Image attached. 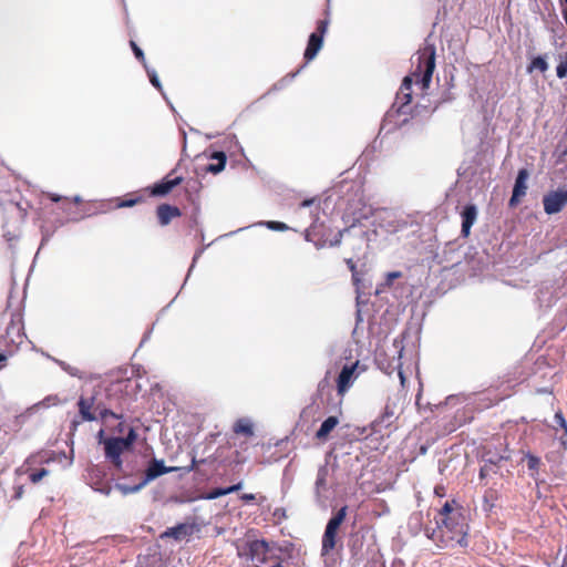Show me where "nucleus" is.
Listing matches in <instances>:
<instances>
[{
  "label": "nucleus",
  "mask_w": 567,
  "mask_h": 567,
  "mask_svg": "<svg viewBox=\"0 0 567 567\" xmlns=\"http://www.w3.org/2000/svg\"><path fill=\"white\" fill-rule=\"evenodd\" d=\"M423 523V514L422 513H413L409 518V527L414 534H417L421 530Z\"/></svg>",
  "instance_id": "nucleus-27"
},
{
  "label": "nucleus",
  "mask_w": 567,
  "mask_h": 567,
  "mask_svg": "<svg viewBox=\"0 0 567 567\" xmlns=\"http://www.w3.org/2000/svg\"><path fill=\"white\" fill-rule=\"evenodd\" d=\"M511 458V455L507 451L503 453H493L491 451H486L483 455V461L485 464H488L491 467H496L501 462L507 461Z\"/></svg>",
  "instance_id": "nucleus-20"
},
{
  "label": "nucleus",
  "mask_w": 567,
  "mask_h": 567,
  "mask_svg": "<svg viewBox=\"0 0 567 567\" xmlns=\"http://www.w3.org/2000/svg\"><path fill=\"white\" fill-rule=\"evenodd\" d=\"M548 66L549 65L545 56L538 55L532 60V62L527 66V72L532 73L534 70H538L539 72L544 73L548 70Z\"/></svg>",
  "instance_id": "nucleus-24"
},
{
  "label": "nucleus",
  "mask_w": 567,
  "mask_h": 567,
  "mask_svg": "<svg viewBox=\"0 0 567 567\" xmlns=\"http://www.w3.org/2000/svg\"><path fill=\"white\" fill-rule=\"evenodd\" d=\"M193 533V527L188 524H178L177 526L167 528L162 537H171L181 540Z\"/></svg>",
  "instance_id": "nucleus-17"
},
{
  "label": "nucleus",
  "mask_w": 567,
  "mask_h": 567,
  "mask_svg": "<svg viewBox=\"0 0 567 567\" xmlns=\"http://www.w3.org/2000/svg\"><path fill=\"white\" fill-rule=\"evenodd\" d=\"M144 68L146 70V73L148 75V79H150V82L152 83V85L155 86L158 91H161L163 93V87H162V84H161V81L158 79L156 71L154 69L148 68L147 64H145Z\"/></svg>",
  "instance_id": "nucleus-30"
},
{
  "label": "nucleus",
  "mask_w": 567,
  "mask_h": 567,
  "mask_svg": "<svg viewBox=\"0 0 567 567\" xmlns=\"http://www.w3.org/2000/svg\"><path fill=\"white\" fill-rule=\"evenodd\" d=\"M131 47H132V50H133L136 59H138L145 65L146 62H145V56H144V52L142 51V49L140 47H137V44L134 41H131Z\"/></svg>",
  "instance_id": "nucleus-34"
},
{
  "label": "nucleus",
  "mask_w": 567,
  "mask_h": 567,
  "mask_svg": "<svg viewBox=\"0 0 567 567\" xmlns=\"http://www.w3.org/2000/svg\"><path fill=\"white\" fill-rule=\"evenodd\" d=\"M435 493L441 494V491H439V488H435Z\"/></svg>",
  "instance_id": "nucleus-61"
},
{
  "label": "nucleus",
  "mask_w": 567,
  "mask_h": 567,
  "mask_svg": "<svg viewBox=\"0 0 567 567\" xmlns=\"http://www.w3.org/2000/svg\"><path fill=\"white\" fill-rule=\"evenodd\" d=\"M22 494H23V487L22 486H18L16 488L14 498H17V499L21 498Z\"/></svg>",
  "instance_id": "nucleus-43"
},
{
  "label": "nucleus",
  "mask_w": 567,
  "mask_h": 567,
  "mask_svg": "<svg viewBox=\"0 0 567 567\" xmlns=\"http://www.w3.org/2000/svg\"><path fill=\"white\" fill-rule=\"evenodd\" d=\"M80 420L72 421L73 430H76L81 422H92L96 420L95 414L92 412L95 409V398H83L81 396L78 401Z\"/></svg>",
  "instance_id": "nucleus-12"
},
{
  "label": "nucleus",
  "mask_w": 567,
  "mask_h": 567,
  "mask_svg": "<svg viewBox=\"0 0 567 567\" xmlns=\"http://www.w3.org/2000/svg\"><path fill=\"white\" fill-rule=\"evenodd\" d=\"M223 489L224 488H217V489L213 491L209 495V498H217L219 496L226 495V493H223Z\"/></svg>",
  "instance_id": "nucleus-40"
},
{
  "label": "nucleus",
  "mask_w": 567,
  "mask_h": 567,
  "mask_svg": "<svg viewBox=\"0 0 567 567\" xmlns=\"http://www.w3.org/2000/svg\"><path fill=\"white\" fill-rule=\"evenodd\" d=\"M346 262H347V266L349 267L351 274H354V272L358 271L357 267H355V264H354V261L351 258L347 259Z\"/></svg>",
  "instance_id": "nucleus-41"
},
{
  "label": "nucleus",
  "mask_w": 567,
  "mask_h": 567,
  "mask_svg": "<svg viewBox=\"0 0 567 567\" xmlns=\"http://www.w3.org/2000/svg\"><path fill=\"white\" fill-rule=\"evenodd\" d=\"M241 499L245 501V502H250V501L255 499V495L254 494H244L241 496Z\"/></svg>",
  "instance_id": "nucleus-45"
},
{
  "label": "nucleus",
  "mask_w": 567,
  "mask_h": 567,
  "mask_svg": "<svg viewBox=\"0 0 567 567\" xmlns=\"http://www.w3.org/2000/svg\"><path fill=\"white\" fill-rule=\"evenodd\" d=\"M95 410L99 411V414H100V417L104 421L107 416H111V417H114L116 420H120L122 419V415L120 414H116L114 413L113 411L106 409V408H103L101 409L100 405H96L95 406Z\"/></svg>",
  "instance_id": "nucleus-31"
},
{
  "label": "nucleus",
  "mask_w": 567,
  "mask_h": 567,
  "mask_svg": "<svg viewBox=\"0 0 567 567\" xmlns=\"http://www.w3.org/2000/svg\"><path fill=\"white\" fill-rule=\"evenodd\" d=\"M347 516V506L341 507L338 513L331 517L328 522V526L332 527L334 530H338L342 522Z\"/></svg>",
  "instance_id": "nucleus-25"
},
{
  "label": "nucleus",
  "mask_w": 567,
  "mask_h": 567,
  "mask_svg": "<svg viewBox=\"0 0 567 567\" xmlns=\"http://www.w3.org/2000/svg\"><path fill=\"white\" fill-rule=\"evenodd\" d=\"M329 21L328 20H320L317 25V31L312 32L309 37V41L305 51V60L306 63L313 60L318 52L321 50L323 44V37L327 32Z\"/></svg>",
  "instance_id": "nucleus-8"
},
{
  "label": "nucleus",
  "mask_w": 567,
  "mask_h": 567,
  "mask_svg": "<svg viewBox=\"0 0 567 567\" xmlns=\"http://www.w3.org/2000/svg\"><path fill=\"white\" fill-rule=\"evenodd\" d=\"M352 280H353V284L357 287H359L360 282H361V277H360V274L358 271L352 274Z\"/></svg>",
  "instance_id": "nucleus-42"
},
{
  "label": "nucleus",
  "mask_w": 567,
  "mask_h": 567,
  "mask_svg": "<svg viewBox=\"0 0 567 567\" xmlns=\"http://www.w3.org/2000/svg\"><path fill=\"white\" fill-rule=\"evenodd\" d=\"M491 472L496 473V471L493 467H491L488 464L484 463V465L480 470V477L484 478L487 475H489Z\"/></svg>",
  "instance_id": "nucleus-37"
},
{
  "label": "nucleus",
  "mask_w": 567,
  "mask_h": 567,
  "mask_svg": "<svg viewBox=\"0 0 567 567\" xmlns=\"http://www.w3.org/2000/svg\"><path fill=\"white\" fill-rule=\"evenodd\" d=\"M348 231V229L340 230L332 240H330L329 246L330 247H337L341 244L343 234Z\"/></svg>",
  "instance_id": "nucleus-36"
},
{
  "label": "nucleus",
  "mask_w": 567,
  "mask_h": 567,
  "mask_svg": "<svg viewBox=\"0 0 567 567\" xmlns=\"http://www.w3.org/2000/svg\"><path fill=\"white\" fill-rule=\"evenodd\" d=\"M179 215L181 212L177 207L167 204L159 205L157 208V217L162 226L168 225L174 217Z\"/></svg>",
  "instance_id": "nucleus-15"
},
{
  "label": "nucleus",
  "mask_w": 567,
  "mask_h": 567,
  "mask_svg": "<svg viewBox=\"0 0 567 567\" xmlns=\"http://www.w3.org/2000/svg\"><path fill=\"white\" fill-rule=\"evenodd\" d=\"M298 73H299V70L296 73L290 74V80H292Z\"/></svg>",
  "instance_id": "nucleus-55"
},
{
  "label": "nucleus",
  "mask_w": 567,
  "mask_h": 567,
  "mask_svg": "<svg viewBox=\"0 0 567 567\" xmlns=\"http://www.w3.org/2000/svg\"><path fill=\"white\" fill-rule=\"evenodd\" d=\"M435 493L441 494V491H439V488H435Z\"/></svg>",
  "instance_id": "nucleus-60"
},
{
  "label": "nucleus",
  "mask_w": 567,
  "mask_h": 567,
  "mask_svg": "<svg viewBox=\"0 0 567 567\" xmlns=\"http://www.w3.org/2000/svg\"><path fill=\"white\" fill-rule=\"evenodd\" d=\"M403 276V274L401 271H391V272H388L385 275V279H384V282H382L378 289H377V292H380V291H383L388 288H391L392 285H393V281L395 279H399Z\"/></svg>",
  "instance_id": "nucleus-26"
},
{
  "label": "nucleus",
  "mask_w": 567,
  "mask_h": 567,
  "mask_svg": "<svg viewBox=\"0 0 567 567\" xmlns=\"http://www.w3.org/2000/svg\"><path fill=\"white\" fill-rule=\"evenodd\" d=\"M436 528L426 529L425 535L439 548L466 547L468 526L455 501H447L435 518Z\"/></svg>",
  "instance_id": "nucleus-1"
},
{
  "label": "nucleus",
  "mask_w": 567,
  "mask_h": 567,
  "mask_svg": "<svg viewBox=\"0 0 567 567\" xmlns=\"http://www.w3.org/2000/svg\"><path fill=\"white\" fill-rule=\"evenodd\" d=\"M257 225L259 226H265L267 227L268 229L270 230H276V231H285V230H288L289 229V226L286 225L285 223H281V221H274V220H269V221H260L258 223Z\"/></svg>",
  "instance_id": "nucleus-29"
},
{
  "label": "nucleus",
  "mask_w": 567,
  "mask_h": 567,
  "mask_svg": "<svg viewBox=\"0 0 567 567\" xmlns=\"http://www.w3.org/2000/svg\"><path fill=\"white\" fill-rule=\"evenodd\" d=\"M544 210L548 215L559 213L567 205V188L549 192L543 198Z\"/></svg>",
  "instance_id": "nucleus-10"
},
{
  "label": "nucleus",
  "mask_w": 567,
  "mask_h": 567,
  "mask_svg": "<svg viewBox=\"0 0 567 567\" xmlns=\"http://www.w3.org/2000/svg\"><path fill=\"white\" fill-rule=\"evenodd\" d=\"M561 444L564 445L565 451H567V444H566V442H565V441H563V442H561Z\"/></svg>",
  "instance_id": "nucleus-56"
},
{
  "label": "nucleus",
  "mask_w": 567,
  "mask_h": 567,
  "mask_svg": "<svg viewBox=\"0 0 567 567\" xmlns=\"http://www.w3.org/2000/svg\"><path fill=\"white\" fill-rule=\"evenodd\" d=\"M313 203V199H306L300 204V208L309 207Z\"/></svg>",
  "instance_id": "nucleus-46"
},
{
  "label": "nucleus",
  "mask_w": 567,
  "mask_h": 567,
  "mask_svg": "<svg viewBox=\"0 0 567 567\" xmlns=\"http://www.w3.org/2000/svg\"><path fill=\"white\" fill-rule=\"evenodd\" d=\"M339 424V419L337 416L327 417L320 425L319 430L316 433V437L318 440H326L331 431Z\"/></svg>",
  "instance_id": "nucleus-18"
},
{
  "label": "nucleus",
  "mask_w": 567,
  "mask_h": 567,
  "mask_svg": "<svg viewBox=\"0 0 567 567\" xmlns=\"http://www.w3.org/2000/svg\"><path fill=\"white\" fill-rule=\"evenodd\" d=\"M135 203H136V199H130V200L123 202L120 206L121 207H131V206L135 205Z\"/></svg>",
  "instance_id": "nucleus-44"
},
{
  "label": "nucleus",
  "mask_w": 567,
  "mask_h": 567,
  "mask_svg": "<svg viewBox=\"0 0 567 567\" xmlns=\"http://www.w3.org/2000/svg\"><path fill=\"white\" fill-rule=\"evenodd\" d=\"M136 440V432L133 427L128 429L125 437H109L105 439L104 451L105 457L117 468H122L123 461L121 455L124 451L128 450Z\"/></svg>",
  "instance_id": "nucleus-4"
},
{
  "label": "nucleus",
  "mask_w": 567,
  "mask_h": 567,
  "mask_svg": "<svg viewBox=\"0 0 567 567\" xmlns=\"http://www.w3.org/2000/svg\"><path fill=\"white\" fill-rule=\"evenodd\" d=\"M49 196H50L52 202H59L62 198L61 196H59L56 194H50Z\"/></svg>",
  "instance_id": "nucleus-49"
},
{
  "label": "nucleus",
  "mask_w": 567,
  "mask_h": 567,
  "mask_svg": "<svg viewBox=\"0 0 567 567\" xmlns=\"http://www.w3.org/2000/svg\"><path fill=\"white\" fill-rule=\"evenodd\" d=\"M49 475V471L47 468H41L37 472L30 474V481L32 483H39L43 477Z\"/></svg>",
  "instance_id": "nucleus-33"
},
{
  "label": "nucleus",
  "mask_w": 567,
  "mask_h": 567,
  "mask_svg": "<svg viewBox=\"0 0 567 567\" xmlns=\"http://www.w3.org/2000/svg\"><path fill=\"white\" fill-rule=\"evenodd\" d=\"M24 340V333L22 332V327L19 323H11L8 326L6 336L0 341L6 350L0 351V361H6L9 357H11L19 348V346Z\"/></svg>",
  "instance_id": "nucleus-7"
},
{
  "label": "nucleus",
  "mask_w": 567,
  "mask_h": 567,
  "mask_svg": "<svg viewBox=\"0 0 567 567\" xmlns=\"http://www.w3.org/2000/svg\"><path fill=\"white\" fill-rule=\"evenodd\" d=\"M332 474L333 470L324 464L318 468L315 481V497L319 506L326 507L332 496Z\"/></svg>",
  "instance_id": "nucleus-5"
},
{
  "label": "nucleus",
  "mask_w": 567,
  "mask_h": 567,
  "mask_svg": "<svg viewBox=\"0 0 567 567\" xmlns=\"http://www.w3.org/2000/svg\"><path fill=\"white\" fill-rule=\"evenodd\" d=\"M556 75L558 79L567 76V52L559 55V63L556 68Z\"/></svg>",
  "instance_id": "nucleus-28"
},
{
  "label": "nucleus",
  "mask_w": 567,
  "mask_h": 567,
  "mask_svg": "<svg viewBox=\"0 0 567 567\" xmlns=\"http://www.w3.org/2000/svg\"><path fill=\"white\" fill-rule=\"evenodd\" d=\"M563 17H564V20L567 24V0H565V7L563 9Z\"/></svg>",
  "instance_id": "nucleus-48"
},
{
  "label": "nucleus",
  "mask_w": 567,
  "mask_h": 567,
  "mask_svg": "<svg viewBox=\"0 0 567 567\" xmlns=\"http://www.w3.org/2000/svg\"><path fill=\"white\" fill-rule=\"evenodd\" d=\"M528 176H529V174L526 168H522L518 171V174H517V177H516V181L514 184V188H513V194L509 199L511 206L516 205L519 202V199L526 195Z\"/></svg>",
  "instance_id": "nucleus-13"
},
{
  "label": "nucleus",
  "mask_w": 567,
  "mask_h": 567,
  "mask_svg": "<svg viewBox=\"0 0 567 567\" xmlns=\"http://www.w3.org/2000/svg\"><path fill=\"white\" fill-rule=\"evenodd\" d=\"M402 351H403V348H401V349L399 350V358H401V355H402Z\"/></svg>",
  "instance_id": "nucleus-58"
},
{
  "label": "nucleus",
  "mask_w": 567,
  "mask_h": 567,
  "mask_svg": "<svg viewBox=\"0 0 567 567\" xmlns=\"http://www.w3.org/2000/svg\"><path fill=\"white\" fill-rule=\"evenodd\" d=\"M6 209L13 213V212H20V207H19V204L17 202H14L13 199H10L7 205H6Z\"/></svg>",
  "instance_id": "nucleus-38"
},
{
  "label": "nucleus",
  "mask_w": 567,
  "mask_h": 567,
  "mask_svg": "<svg viewBox=\"0 0 567 567\" xmlns=\"http://www.w3.org/2000/svg\"><path fill=\"white\" fill-rule=\"evenodd\" d=\"M556 561L557 563L561 561L559 567H567V545H566V548L564 550L560 549L558 551L557 557H556Z\"/></svg>",
  "instance_id": "nucleus-35"
},
{
  "label": "nucleus",
  "mask_w": 567,
  "mask_h": 567,
  "mask_svg": "<svg viewBox=\"0 0 567 567\" xmlns=\"http://www.w3.org/2000/svg\"><path fill=\"white\" fill-rule=\"evenodd\" d=\"M104 434H105L104 430H100V431H99V433H97V439H99V442H100V443H103V442H104V440H105V439H104Z\"/></svg>",
  "instance_id": "nucleus-47"
},
{
  "label": "nucleus",
  "mask_w": 567,
  "mask_h": 567,
  "mask_svg": "<svg viewBox=\"0 0 567 567\" xmlns=\"http://www.w3.org/2000/svg\"><path fill=\"white\" fill-rule=\"evenodd\" d=\"M234 432L237 434H245L247 436L254 435V426L249 419H239L234 424Z\"/></svg>",
  "instance_id": "nucleus-23"
},
{
  "label": "nucleus",
  "mask_w": 567,
  "mask_h": 567,
  "mask_svg": "<svg viewBox=\"0 0 567 567\" xmlns=\"http://www.w3.org/2000/svg\"><path fill=\"white\" fill-rule=\"evenodd\" d=\"M375 230L379 234H396L406 228L408 224L405 220L399 218L393 212L383 209L378 212L375 215Z\"/></svg>",
  "instance_id": "nucleus-6"
},
{
  "label": "nucleus",
  "mask_w": 567,
  "mask_h": 567,
  "mask_svg": "<svg viewBox=\"0 0 567 567\" xmlns=\"http://www.w3.org/2000/svg\"><path fill=\"white\" fill-rule=\"evenodd\" d=\"M236 547L238 556L249 559L255 564V567L266 564L272 554L269 545L265 540L259 539L237 543Z\"/></svg>",
  "instance_id": "nucleus-3"
},
{
  "label": "nucleus",
  "mask_w": 567,
  "mask_h": 567,
  "mask_svg": "<svg viewBox=\"0 0 567 567\" xmlns=\"http://www.w3.org/2000/svg\"><path fill=\"white\" fill-rule=\"evenodd\" d=\"M116 432L123 433L124 432V424L123 422H120L115 429Z\"/></svg>",
  "instance_id": "nucleus-50"
},
{
  "label": "nucleus",
  "mask_w": 567,
  "mask_h": 567,
  "mask_svg": "<svg viewBox=\"0 0 567 567\" xmlns=\"http://www.w3.org/2000/svg\"><path fill=\"white\" fill-rule=\"evenodd\" d=\"M453 400H454V398H453V396L447 398V402H449V403H450V402H452Z\"/></svg>",
  "instance_id": "nucleus-59"
},
{
  "label": "nucleus",
  "mask_w": 567,
  "mask_h": 567,
  "mask_svg": "<svg viewBox=\"0 0 567 567\" xmlns=\"http://www.w3.org/2000/svg\"><path fill=\"white\" fill-rule=\"evenodd\" d=\"M56 362L70 375L78 377L80 379L82 378V374L80 373V370L78 368L71 367V365H69L68 363H65L63 361H56Z\"/></svg>",
  "instance_id": "nucleus-32"
},
{
  "label": "nucleus",
  "mask_w": 567,
  "mask_h": 567,
  "mask_svg": "<svg viewBox=\"0 0 567 567\" xmlns=\"http://www.w3.org/2000/svg\"><path fill=\"white\" fill-rule=\"evenodd\" d=\"M358 367L359 362H355L350 365L347 364L341 369L337 379V391L339 395L343 396L358 379L360 374Z\"/></svg>",
  "instance_id": "nucleus-11"
},
{
  "label": "nucleus",
  "mask_w": 567,
  "mask_h": 567,
  "mask_svg": "<svg viewBox=\"0 0 567 567\" xmlns=\"http://www.w3.org/2000/svg\"><path fill=\"white\" fill-rule=\"evenodd\" d=\"M73 200H74V203H76V204H78V203H80V202H81V197H80V196H75V197L73 198Z\"/></svg>",
  "instance_id": "nucleus-53"
},
{
  "label": "nucleus",
  "mask_w": 567,
  "mask_h": 567,
  "mask_svg": "<svg viewBox=\"0 0 567 567\" xmlns=\"http://www.w3.org/2000/svg\"><path fill=\"white\" fill-rule=\"evenodd\" d=\"M413 71L405 76L396 93L393 107L398 113L406 114V107L412 101V83L415 81L421 89H429L435 69V48L426 44L412 56Z\"/></svg>",
  "instance_id": "nucleus-2"
},
{
  "label": "nucleus",
  "mask_w": 567,
  "mask_h": 567,
  "mask_svg": "<svg viewBox=\"0 0 567 567\" xmlns=\"http://www.w3.org/2000/svg\"><path fill=\"white\" fill-rule=\"evenodd\" d=\"M338 530L332 527L326 526V530L322 537V555H327L336 546V536Z\"/></svg>",
  "instance_id": "nucleus-19"
},
{
  "label": "nucleus",
  "mask_w": 567,
  "mask_h": 567,
  "mask_svg": "<svg viewBox=\"0 0 567 567\" xmlns=\"http://www.w3.org/2000/svg\"><path fill=\"white\" fill-rule=\"evenodd\" d=\"M183 178L182 177H175L173 179H167L165 178L164 181H162L161 183H157L154 185L153 189H152V194L154 196H165L167 195L174 187H176L177 185H179L182 183Z\"/></svg>",
  "instance_id": "nucleus-16"
},
{
  "label": "nucleus",
  "mask_w": 567,
  "mask_h": 567,
  "mask_svg": "<svg viewBox=\"0 0 567 567\" xmlns=\"http://www.w3.org/2000/svg\"><path fill=\"white\" fill-rule=\"evenodd\" d=\"M305 238H306V240H310L309 239V229L306 230Z\"/></svg>",
  "instance_id": "nucleus-54"
},
{
  "label": "nucleus",
  "mask_w": 567,
  "mask_h": 567,
  "mask_svg": "<svg viewBox=\"0 0 567 567\" xmlns=\"http://www.w3.org/2000/svg\"><path fill=\"white\" fill-rule=\"evenodd\" d=\"M240 488H241V483H238V484H236V485H233V486H229V487L224 488V489H223V493H226V495H227V494H230V493H233V492H236V491H238V489H240Z\"/></svg>",
  "instance_id": "nucleus-39"
},
{
  "label": "nucleus",
  "mask_w": 567,
  "mask_h": 567,
  "mask_svg": "<svg viewBox=\"0 0 567 567\" xmlns=\"http://www.w3.org/2000/svg\"><path fill=\"white\" fill-rule=\"evenodd\" d=\"M196 259H197V256H195V257L193 258V265H192L190 269L194 267V262L196 261Z\"/></svg>",
  "instance_id": "nucleus-57"
},
{
  "label": "nucleus",
  "mask_w": 567,
  "mask_h": 567,
  "mask_svg": "<svg viewBox=\"0 0 567 567\" xmlns=\"http://www.w3.org/2000/svg\"><path fill=\"white\" fill-rule=\"evenodd\" d=\"M461 215H462V230L461 231L464 237H467L470 235L472 226L476 221L477 208L473 204L466 205Z\"/></svg>",
  "instance_id": "nucleus-14"
},
{
  "label": "nucleus",
  "mask_w": 567,
  "mask_h": 567,
  "mask_svg": "<svg viewBox=\"0 0 567 567\" xmlns=\"http://www.w3.org/2000/svg\"><path fill=\"white\" fill-rule=\"evenodd\" d=\"M196 463H197V461H196V458L194 457V458H193V465H192V466L189 467V470H193V468H195V466H196Z\"/></svg>",
  "instance_id": "nucleus-52"
},
{
  "label": "nucleus",
  "mask_w": 567,
  "mask_h": 567,
  "mask_svg": "<svg viewBox=\"0 0 567 567\" xmlns=\"http://www.w3.org/2000/svg\"><path fill=\"white\" fill-rule=\"evenodd\" d=\"M210 158L216 159L217 164H209L206 167V171L209 173H213V174L220 173L225 168V165H226V159H227L226 154L224 152H214L212 154Z\"/></svg>",
  "instance_id": "nucleus-21"
},
{
  "label": "nucleus",
  "mask_w": 567,
  "mask_h": 567,
  "mask_svg": "<svg viewBox=\"0 0 567 567\" xmlns=\"http://www.w3.org/2000/svg\"><path fill=\"white\" fill-rule=\"evenodd\" d=\"M525 460L527 462V467H528L530 477H533L535 480L536 484L538 485L540 458L534 454L527 453L525 455Z\"/></svg>",
  "instance_id": "nucleus-22"
},
{
  "label": "nucleus",
  "mask_w": 567,
  "mask_h": 567,
  "mask_svg": "<svg viewBox=\"0 0 567 567\" xmlns=\"http://www.w3.org/2000/svg\"><path fill=\"white\" fill-rule=\"evenodd\" d=\"M175 471H177V467H167L164 465V461L154 458L150 463V465L146 470L145 477H144L143 482L130 489H127V487H123V491H124V493H127V491H130L132 493L137 492L144 485H146L151 481L155 480L156 477L167 474V473L175 472Z\"/></svg>",
  "instance_id": "nucleus-9"
},
{
  "label": "nucleus",
  "mask_w": 567,
  "mask_h": 567,
  "mask_svg": "<svg viewBox=\"0 0 567 567\" xmlns=\"http://www.w3.org/2000/svg\"><path fill=\"white\" fill-rule=\"evenodd\" d=\"M399 377H400V380H401V384L404 385L405 378H404L403 372L401 370L399 371Z\"/></svg>",
  "instance_id": "nucleus-51"
}]
</instances>
